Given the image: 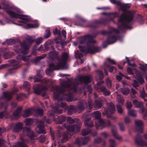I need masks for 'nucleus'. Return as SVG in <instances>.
Listing matches in <instances>:
<instances>
[{
    "label": "nucleus",
    "instance_id": "nucleus-1",
    "mask_svg": "<svg viewBox=\"0 0 147 147\" xmlns=\"http://www.w3.org/2000/svg\"><path fill=\"white\" fill-rule=\"evenodd\" d=\"M91 78V76L88 75L81 76L79 78V79L76 78L73 80H70L67 78L66 81L60 83L61 87L57 86L52 87L54 91V98L55 99H58L60 95L64 92L67 89L75 92L80 83L87 84L90 82Z\"/></svg>",
    "mask_w": 147,
    "mask_h": 147
},
{
    "label": "nucleus",
    "instance_id": "nucleus-2",
    "mask_svg": "<svg viewBox=\"0 0 147 147\" xmlns=\"http://www.w3.org/2000/svg\"><path fill=\"white\" fill-rule=\"evenodd\" d=\"M131 5V4H124L121 2L119 5L121 9L125 12L121 15L117 24L119 29L121 32H123L127 29H131L132 28L131 25L135 12L133 11H127V9L129 8Z\"/></svg>",
    "mask_w": 147,
    "mask_h": 147
},
{
    "label": "nucleus",
    "instance_id": "nucleus-3",
    "mask_svg": "<svg viewBox=\"0 0 147 147\" xmlns=\"http://www.w3.org/2000/svg\"><path fill=\"white\" fill-rule=\"evenodd\" d=\"M1 9L5 11L11 17L21 19L22 20L19 22L26 23L30 22L29 17L19 14L22 13V11L20 9L12 5L8 4L5 1H2L0 4V9Z\"/></svg>",
    "mask_w": 147,
    "mask_h": 147
},
{
    "label": "nucleus",
    "instance_id": "nucleus-4",
    "mask_svg": "<svg viewBox=\"0 0 147 147\" xmlns=\"http://www.w3.org/2000/svg\"><path fill=\"white\" fill-rule=\"evenodd\" d=\"M29 47H21L19 49L18 48L15 49V51L18 54L16 59L18 60H22L26 62L27 65H29L32 63L36 64L40 60L46 57V55L44 54L41 56L36 57L33 59H30L29 57L25 56L29 53Z\"/></svg>",
    "mask_w": 147,
    "mask_h": 147
},
{
    "label": "nucleus",
    "instance_id": "nucleus-5",
    "mask_svg": "<svg viewBox=\"0 0 147 147\" xmlns=\"http://www.w3.org/2000/svg\"><path fill=\"white\" fill-rule=\"evenodd\" d=\"M68 57V53H63L61 58L58 59V63H51L49 64V68L46 69V74L49 76H51L54 70L67 69L68 65L67 63V61Z\"/></svg>",
    "mask_w": 147,
    "mask_h": 147
},
{
    "label": "nucleus",
    "instance_id": "nucleus-6",
    "mask_svg": "<svg viewBox=\"0 0 147 147\" xmlns=\"http://www.w3.org/2000/svg\"><path fill=\"white\" fill-rule=\"evenodd\" d=\"M34 82H41L47 86H44L42 84L37 85L34 88V92L36 94H40L42 93V95L43 96H45L46 93L45 92L47 90L48 88H49L53 85V82L51 79L44 78L42 80L36 77L34 78Z\"/></svg>",
    "mask_w": 147,
    "mask_h": 147
},
{
    "label": "nucleus",
    "instance_id": "nucleus-7",
    "mask_svg": "<svg viewBox=\"0 0 147 147\" xmlns=\"http://www.w3.org/2000/svg\"><path fill=\"white\" fill-rule=\"evenodd\" d=\"M79 48L80 51L77 50L75 52V57L80 59L81 63H84V61L81 58L84 55L87 53L92 54L99 52L101 49L100 47H79Z\"/></svg>",
    "mask_w": 147,
    "mask_h": 147
},
{
    "label": "nucleus",
    "instance_id": "nucleus-8",
    "mask_svg": "<svg viewBox=\"0 0 147 147\" xmlns=\"http://www.w3.org/2000/svg\"><path fill=\"white\" fill-rule=\"evenodd\" d=\"M102 14L106 15L107 16L106 18H101L99 20H94L92 22V25L88 26L92 28H96L99 25H106L109 22V20L114 21L113 19L118 16V14L116 12L112 13L103 12Z\"/></svg>",
    "mask_w": 147,
    "mask_h": 147
},
{
    "label": "nucleus",
    "instance_id": "nucleus-9",
    "mask_svg": "<svg viewBox=\"0 0 147 147\" xmlns=\"http://www.w3.org/2000/svg\"><path fill=\"white\" fill-rule=\"evenodd\" d=\"M67 121L70 123L72 124L75 123L76 124L67 125L66 124L64 125V127L66 129L71 132H78L80 129L82 125L81 122L78 119H72L70 117H68L66 119Z\"/></svg>",
    "mask_w": 147,
    "mask_h": 147
},
{
    "label": "nucleus",
    "instance_id": "nucleus-10",
    "mask_svg": "<svg viewBox=\"0 0 147 147\" xmlns=\"http://www.w3.org/2000/svg\"><path fill=\"white\" fill-rule=\"evenodd\" d=\"M119 31L117 29L113 28L111 32H108L106 31H102V34H109L106 41V43L109 45L115 43L117 40H119L120 37L118 36Z\"/></svg>",
    "mask_w": 147,
    "mask_h": 147
},
{
    "label": "nucleus",
    "instance_id": "nucleus-11",
    "mask_svg": "<svg viewBox=\"0 0 147 147\" xmlns=\"http://www.w3.org/2000/svg\"><path fill=\"white\" fill-rule=\"evenodd\" d=\"M97 34V32H95L92 35H85L79 38V42L80 44L86 45V46H91L96 42V41L93 38L96 36Z\"/></svg>",
    "mask_w": 147,
    "mask_h": 147
},
{
    "label": "nucleus",
    "instance_id": "nucleus-12",
    "mask_svg": "<svg viewBox=\"0 0 147 147\" xmlns=\"http://www.w3.org/2000/svg\"><path fill=\"white\" fill-rule=\"evenodd\" d=\"M51 122V120L49 119H47L46 117H44L42 120H40L38 121V123L39 124L36 128V132L39 134L41 133L46 134V132L44 129V123L45 122H46L48 124H49Z\"/></svg>",
    "mask_w": 147,
    "mask_h": 147
},
{
    "label": "nucleus",
    "instance_id": "nucleus-13",
    "mask_svg": "<svg viewBox=\"0 0 147 147\" xmlns=\"http://www.w3.org/2000/svg\"><path fill=\"white\" fill-rule=\"evenodd\" d=\"M93 114L95 118L98 120L99 125L103 127H105L106 125L109 126L111 125V122L107 120H104L101 118V113L98 111L94 112Z\"/></svg>",
    "mask_w": 147,
    "mask_h": 147
},
{
    "label": "nucleus",
    "instance_id": "nucleus-14",
    "mask_svg": "<svg viewBox=\"0 0 147 147\" xmlns=\"http://www.w3.org/2000/svg\"><path fill=\"white\" fill-rule=\"evenodd\" d=\"M55 113L53 111V110H52L51 111H49L47 114L49 117H51V118L54 121H55V122L57 123H62L66 120V118L64 116H60L58 117L57 119L55 120L54 116ZM50 119L51 120V118Z\"/></svg>",
    "mask_w": 147,
    "mask_h": 147
},
{
    "label": "nucleus",
    "instance_id": "nucleus-15",
    "mask_svg": "<svg viewBox=\"0 0 147 147\" xmlns=\"http://www.w3.org/2000/svg\"><path fill=\"white\" fill-rule=\"evenodd\" d=\"M60 98L58 100V102L55 103L54 105V107L53 108V111L56 113L58 114H60L62 113V110L61 109H59V108L60 107V103H61V106L62 108H65L66 107V104L63 102H62V100H61Z\"/></svg>",
    "mask_w": 147,
    "mask_h": 147
},
{
    "label": "nucleus",
    "instance_id": "nucleus-16",
    "mask_svg": "<svg viewBox=\"0 0 147 147\" xmlns=\"http://www.w3.org/2000/svg\"><path fill=\"white\" fill-rule=\"evenodd\" d=\"M144 137L147 142L146 143L142 140V137L138 134L135 137V143L140 146H147V134H145Z\"/></svg>",
    "mask_w": 147,
    "mask_h": 147
},
{
    "label": "nucleus",
    "instance_id": "nucleus-17",
    "mask_svg": "<svg viewBox=\"0 0 147 147\" xmlns=\"http://www.w3.org/2000/svg\"><path fill=\"white\" fill-rule=\"evenodd\" d=\"M61 100H66L68 102L76 101L78 100L77 98L74 97L72 93H69L67 94L63 95L60 99Z\"/></svg>",
    "mask_w": 147,
    "mask_h": 147
},
{
    "label": "nucleus",
    "instance_id": "nucleus-18",
    "mask_svg": "<svg viewBox=\"0 0 147 147\" xmlns=\"http://www.w3.org/2000/svg\"><path fill=\"white\" fill-rule=\"evenodd\" d=\"M25 40H24L22 42H20V46H29L35 41L34 36L26 35L25 37Z\"/></svg>",
    "mask_w": 147,
    "mask_h": 147
},
{
    "label": "nucleus",
    "instance_id": "nucleus-19",
    "mask_svg": "<svg viewBox=\"0 0 147 147\" xmlns=\"http://www.w3.org/2000/svg\"><path fill=\"white\" fill-rule=\"evenodd\" d=\"M10 66L12 67L13 68L8 69L9 73H11V71H13V72H16V70L20 66L19 64V62L15 59H13L11 60Z\"/></svg>",
    "mask_w": 147,
    "mask_h": 147
},
{
    "label": "nucleus",
    "instance_id": "nucleus-20",
    "mask_svg": "<svg viewBox=\"0 0 147 147\" xmlns=\"http://www.w3.org/2000/svg\"><path fill=\"white\" fill-rule=\"evenodd\" d=\"M108 109L105 108V113H103V114L105 115L109 114V112L111 114L114 113L115 111V108L114 105L112 103H109L108 104Z\"/></svg>",
    "mask_w": 147,
    "mask_h": 147
},
{
    "label": "nucleus",
    "instance_id": "nucleus-21",
    "mask_svg": "<svg viewBox=\"0 0 147 147\" xmlns=\"http://www.w3.org/2000/svg\"><path fill=\"white\" fill-rule=\"evenodd\" d=\"M18 90V88H15L11 92H5L3 93V96L7 100H10L12 95L17 92Z\"/></svg>",
    "mask_w": 147,
    "mask_h": 147
},
{
    "label": "nucleus",
    "instance_id": "nucleus-22",
    "mask_svg": "<svg viewBox=\"0 0 147 147\" xmlns=\"http://www.w3.org/2000/svg\"><path fill=\"white\" fill-rule=\"evenodd\" d=\"M20 140L21 142H18L16 144L14 145L13 146V147H28L26 144L28 142V140L24 138L22 136H20Z\"/></svg>",
    "mask_w": 147,
    "mask_h": 147
},
{
    "label": "nucleus",
    "instance_id": "nucleus-23",
    "mask_svg": "<svg viewBox=\"0 0 147 147\" xmlns=\"http://www.w3.org/2000/svg\"><path fill=\"white\" fill-rule=\"evenodd\" d=\"M0 54L1 56L2 54L4 58L7 59L11 58V55L8 49L5 47L0 49Z\"/></svg>",
    "mask_w": 147,
    "mask_h": 147
},
{
    "label": "nucleus",
    "instance_id": "nucleus-24",
    "mask_svg": "<svg viewBox=\"0 0 147 147\" xmlns=\"http://www.w3.org/2000/svg\"><path fill=\"white\" fill-rule=\"evenodd\" d=\"M88 104L84 100H81L79 102L77 107V109L80 111L85 109L88 107Z\"/></svg>",
    "mask_w": 147,
    "mask_h": 147
},
{
    "label": "nucleus",
    "instance_id": "nucleus-25",
    "mask_svg": "<svg viewBox=\"0 0 147 147\" xmlns=\"http://www.w3.org/2000/svg\"><path fill=\"white\" fill-rule=\"evenodd\" d=\"M135 124L137 130L140 132L142 133L143 126V122L141 120H135Z\"/></svg>",
    "mask_w": 147,
    "mask_h": 147
},
{
    "label": "nucleus",
    "instance_id": "nucleus-26",
    "mask_svg": "<svg viewBox=\"0 0 147 147\" xmlns=\"http://www.w3.org/2000/svg\"><path fill=\"white\" fill-rule=\"evenodd\" d=\"M23 124L21 122H19L16 124H13L11 125V129L13 131L17 132L22 128Z\"/></svg>",
    "mask_w": 147,
    "mask_h": 147
},
{
    "label": "nucleus",
    "instance_id": "nucleus-27",
    "mask_svg": "<svg viewBox=\"0 0 147 147\" xmlns=\"http://www.w3.org/2000/svg\"><path fill=\"white\" fill-rule=\"evenodd\" d=\"M111 131L113 136L118 140H121L122 139V136L119 135L117 132V128L114 125L111 127Z\"/></svg>",
    "mask_w": 147,
    "mask_h": 147
},
{
    "label": "nucleus",
    "instance_id": "nucleus-28",
    "mask_svg": "<svg viewBox=\"0 0 147 147\" xmlns=\"http://www.w3.org/2000/svg\"><path fill=\"white\" fill-rule=\"evenodd\" d=\"M23 134L24 135H26L29 138H31L34 136L33 131L29 128L25 127L23 129Z\"/></svg>",
    "mask_w": 147,
    "mask_h": 147
},
{
    "label": "nucleus",
    "instance_id": "nucleus-29",
    "mask_svg": "<svg viewBox=\"0 0 147 147\" xmlns=\"http://www.w3.org/2000/svg\"><path fill=\"white\" fill-rule=\"evenodd\" d=\"M20 41L19 39H7L5 42L2 43V45H11Z\"/></svg>",
    "mask_w": 147,
    "mask_h": 147
},
{
    "label": "nucleus",
    "instance_id": "nucleus-30",
    "mask_svg": "<svg viewBox=\"0 0 147 147\" xmlns=\"http://www.w3.org/2000/svg\"><path fill=\"white\" fill-rule=\"evenodd\" d=\"M98 76L100 80L97 82L98 86H97V89L98 90V87H101L100 86L104 83V82L102 80L103 78V75L102 71L100 70L97 71ZM96 86H95V88H96Z\"/></svg>",
    "mask_w": 147,
    "mask_h": 147
},
{
    "label": "nucleus",
    "instance_id": "nucleus-31",
    "mask_svg": "<svg viewBox=\"0 0 147 147\" xmlns=\"http://www.w3.org/2000/svg\"><path fill=\"white\" fill-rule=\"evenodd\" d=\"M62 54L61 56H62ZM49 55L50 59L53 60L57 59L58 60V59H60L62 57L61 56V58H58V53L55 51H51L49 54Z\"/></svg>",
    "mask_w": 147,
    "mask_h": 147
},
{
    "label": "nucleus",
    "instance_id": "nucleus-32",
    "mask_svg": "<svg viewBox=\"0 0 147 147\" xmlns=\"http://www.w3.org/2000/svg\"><path fill=\"white\" fill-rule=\"evenodd\" d=\"M98 90L100 91L105 96H109L110 94V91L108 90L105 87L102 86L101 87H98Z\"/></svg>",
    "mask_w": 147,
    "mask_h": 147
},
{
    "label": "nucleus",
    "instance_id": "nucleus-33",
    "mask_svg": "<svg viewBox=\"0 0 147 147\" xmlns=\"http://www.w3.org/2000/svg\"><path fill=\"white\" fill-rule=\"evenodd\" d=\"M93 123V121L91 120L90 118H86L85 119L84 124L87 127H92L94 126Z\"/></svg>",
    "mask_w": 147,
    "mask_h": 147
},
{
    "label": "nucleus",
    "instance_id": "nucleus-34",
    "mask_svg": "<svg viewBox=\"0 0 147 147\" xmlns=\"http://www.w3.org/2000/svg\"><path fill=\"white\" fill-rule=\"evenodd\" d=\"M22 110V107H20L13 113V115L14 119H18L20 116V113Z\"/></svg>",
    "mask_w": 147,
    "mask_h": 147
},
{
    "label": "nucleus",
    "instance_id": "nucleus-35",
    "mask_svg": "<svg viewBox=\"0 0 147 147\" xmlns=\"http://www.w3.org/2000/svg\"><path fill=\"white\" fill-rule=\"evenodd\" d=\"M135 74H136V78L141 84L144 83V81L142 77L140 72L139 71L136 70L135 71Z\"/></svg>",
    "mask_w": 147,
    "mask_h": 147
},
{
    "label": "nucleus",
    "instance_id": "nucleus-36",
    "mask_svg": "<svg viewBox=\"0 0 147 147\" xmlns=\"http://www.w3.org/2000/svg\"><path fill=\"white\" fill-rule=\"evenodd\" d=\"M133 103L136 107L142 108V112L143 113L144 112V109L143 108H142L143 106V104L142 102H139L138 100H135L133 101Z\"/></svg>",
    "mask_w": 147,
    "mask_h": 147
},
{
    "label": "nucleus",
    "instance_id": "nucleus-37",
    "mask_svg": "<svg viewBox=\"0 0 147 147\" xmlns=\"http://www.w3.org/2000/svg\"><path fill=\"white\" fill-rule=\"evenodd\" d=\"M32 109L29 108L25 110L22 115L24 117H26L30 116L33 113Z\"/></svg>",
    "mask_w": 147,
    "mask_h": 147
},
{
    "label": "nucleus",
    "instance_id": "nucleus-38",
    "mask_svg": "<svg viewBox=\"0 0 147 147\" xmlns=\"http://www.w3.org/2000/svg\"><path fill=\"white\" fill-rule=\"evenodd\" d=\"M102 100L100 98L96 100L95 101V107L98 109L100 108L102 106Z\"/></svg>",
    "mask_w": 147,
    "mask_h": 147
},
{
    "label": "nucleus",
    "instance_id": "nucleus-39",
    "mask_svg": "<svg viewBox=\"0 0 147 147\" xmlns=\"http://www.w3.org/2000/svg\"><path fill=\"white\" fill-rule=\"evenodd\" d=\"M104 65L105 67L109 69L110 72L113 74L116 73L117 69L115 67L110 66V65L107 64L106 62L104 63Z\"/></svg>",
    "mask_w": 147,
    "mask_h": 147
},
{
    "label": "nucleus",
    "instance_id": "nucleus-40",
    "mask_svg": "<svg viewBox=\"0 0 147 147\" xmlns=\"http://www.w3.org/2000/svg\"><path fill=\"white\" fill-rule=\"evenodd\" d=\"M61 136V143H64L65 142L68 140V133L65 132L63 133L62 134Z\"/></svg>",
    "mask_w": 147,
    "mask_h": 147
},
{
    "label": "nucleus",
    "instance_id": "nucleus-41",
    "mask_svg": "<svg viewBox=\"0 0 147 147\" xmlns=\"http://www.w3.org/2000/svg\"><path fill=\"white\" fill-rule=\"evenodd\" d=\"M76 109V107L72 105H70L69 108V109L67 111V113L69 115H71L75 113Z\"/></svg>",
    "mask_w": 147,
    "mask_h": 147
},
{
    "label": "nucleus",
    "instance_id": "nucleus-42",
    "mask_svg": "<svg viewBox=\"0 0 147 147\" xmlns=\"http://www.w3.org/2000/svg\"><path fill=\"white\" fill-rule=\"evenodd\" d=\"M5 22L4 21L0 20V23L1 25H3L5 24V23H8V24H10V23H13L14 24H15L16 25L20 26L21 25L20 24H18L16 23H14L12 21L10 20L8 18H6L5 19Z\"/></svg>",
    "mask_w": 147,
    "mask_h": 147
},
{
    "label": "nucleus",
    "instance_id": "nucleus-43",
    "mask_svg": "<svg viewBox=\"0 0 147 147\" xmlns=\"http://www.w3.org/2000/svg\"><path fill=\"white\" fill-rule=\"evenodd\" d=\"M53 33L54 34H57L58 36V37L55 39L56 42L57 43V41L58 40H60L61 39V31L60 30H58L57 28H56L54 30H53Z\"/></svg>",
    "mask_w": 147,
    "mask_h": 147
},
{
    "label": "nucleus",
    "instance_id": "nucleus-44",
    "mask_svg": "<svg viewBox=\"0 0 147 147\" xmlns=\"http://www.w3.org/2000/svg\"><path fill=\"white\" fill-rule=\"evenodd\" d=\"M94 143L98 144L100 143H101V145L103 146H105L106 145V142L102 140L100 138H95L94 140Z\"/></svg>",
    "mask_w": 147,
    "mask_h": 147
},
{
    "label": "nucleus",
    "instance_id": "nucleus-45",
    "mask_svg": "<svg viewBox=\"0 0 147 147\" xmlns=\"http://www.w3.org/2000/svg\"><path fill=\"white\" fill-rule=\"evenodd\" d=\"M117 95V98L118 101L119 103L121 105H123L124 101V99L122 96L118 93V92H116Z\"/></svg>",
    "mask_w": 147,
    "mask_h": 147
},
{
    "label": "nucleus",
    "instance_id": "nucleus-46",
    "mask_svg": "<svg viewBox=\"0 0 147 147\" xmlns=\"http://www.w3.org/2000/svg\"><path fill=\"white\" fill-rule=\"evenodd\" d=\"M121 91L124 95H127L129 92V90L127 88H123L121 89Z\"/></svg>",
    "mask_w": 147,
    "mask_h": 147
},
{
    "label": "nucleus",
    "instance_id": "nucleus-47",
    "mask_svg": "<svg viewBox=\"0 0 147 147\" xmlns=\"http://www.w3.org/2000/svg\"><path fill=\"white\" fill-rule=\"evenodd\" d=\"M38 26V24H27V26L25 27L26 29H28L30 28H37Z\"/></svg>",
    "mask_w": 147,
    "mask_h": 147
},
{
    "label": "nucleus",
    "instance_id": "nucleus-48",
    "mask_svg": "<svg viewBox=\"0 0 147 147\" xmlns=\"http://www.w3.org/2000/svg\"><path fill=\"white\" fill-rule=\"evenodd\" d=\"M109 147H115L117 145V143L113 139H110L109 140Z\"/></svg>",
    "mask_w": 147,
    "mask_h": 147
},
{
    "label": "nucleus",
    "instance_id": "nucleus-49",
    "mask_svg": "<svg viewBox=\"0 0 147 147\" xmlns=\"http://www.w3.org/2000/svg\"><path fill=\"white\" fill-rule=\"evenodd\" d=\"M90 138L88 137H84V138H81L82 145H84L87 144L90 140Z\"/></svg>",
    "mask_w": 147,
    "mask_h": 147
},
{
    "label": "nucleus",
    "instance_id": "nucleus-50",
    "mask_svg": "<svg viewBox=\"0 0 147 147\" xmlns=\"http://www.w3.org/2000/svg\"><path fill=\"white\" fill-rule=\"evenodd\" d=\"M26 95L24 93H21L17 95V99L18 100H20L25 97Z\"/></svg>",
    "mask_w": 147,
    "mask_h": 147
},
{
    "label": "nucleus",
    "instance_id": "nucleus-51",
    "mask_svg": "<svg viewBox=\"0 0 147 147\" xmlns=\"http://www.w3.org/2000/svg\"><path fill=\"white\" fill-rule=\"evenodd\" d=\"M128 114L133 117H136V112L133 110H129L128 111Z\"/></svg>",
    "mask_w": 147,
    "mask_h": 147
},
{
    "label": "nucleus",
    "instance_id": "nucleus-52",
    "mask_svg": "<svg viewBox=\"0 0 147 147\" xmlns=\"http://www.w3.org/2000/svg\"><path fill=\"white\" fill-rule=\"evenodd\" d=\"M23 86L25 88L28 90H29L31 87L30 83L26 81L24 82Z\"/></svg>",
    "mask_w": 147,
    "mask_h": 147
},
{
    "label": "nucleus",
    "instance_id": "nucleus-53",
    "mask_svg": "<svg viewBox=\"0 0 147 147\" xmlns=\"http://www.w3.org/2000/svg\"><path fill=\"white\" fill-rule=\"evenodd\" d=\"M91 132V130L89 129H83L82 131V136H85Z\"/></svg>",
    "mask_w": 147,
    "mask_h": 147
},
{
    "label": "nucleus",
    "instance_id": "nucleus-54",
    "mask_svg": "<svg viewBox=\"0 0 147 147\" xmlns=\"http://www.w3.org/2000/svg\"><path fill=\"white\" fill-rule=\"evenodd\" d=\"M117 110L120 114H122L123 112V109L121 105L117 104L116 106Z\"/></svg>",
    "mask_w": 147,
    "mask_h": 147
},
{
    "label": "nucleus",
    "instance_id": "nucleus-55",
    "mask_svg": "<svg viewBox=\"0 0 147 147\" xmlns=\"http://www.w3.org/2000/svg\"><path fill=\"white\" fill-rule=\"evenodd\" d=\"M25 122L26 125H28L32 124L33 123V121L32 119H27L26 120Z\"/></svg>",
    "mask_w": 147,
    "mask_h": 147
},
{
    "label": "nucleus",
    "instance_id": "nucleus-56",
    "mask_svg": "<svg viewBox=\"0 0 147 147\" xmlns=\"http://www.w3.org/2000/svg\"><path fill=\"white\" fill-rule=\"evenodd\" d=\"M49 49V47H40V48L37 50L39 51H43L45 52L47 51Z\"/></svg>",
    "mask_w": 147,
    "mask_h": 147
},
{
    "label": "nucleus",
    "instance_id": "nucleus-57",
    "mask_svg": "<svg viewBox=\"0 0 147 147\" xmlns=\"http://www.w3.org/2000/svg\"><path fill=\"white\" fill-rule=\"evenodd\" d=\"M106 82L108 88L111 87L112 84L111 80L109 78H107L106 81Z\"/></svg>",
    "mask_w": 147,
    "mask_h": 147
},
{
    "label": "nucleus",
    "instance_id": "nucleus-58",
    "mask_svg": "<svg viewBox=\"0 0 147 147\" xmlns=\"http://www.w3.org/2000/svg\"><path fill=\"white\" fill-rule=\"evenodd\" d=\"M81 140V138L80 140L79 138H77L76 139L75 143L76 144L78 145L79 147L82 144V142Z\"/></svg>",
    "mask_w": 147,
    "mask_h": 147
},
{
    "label": "nucleus",
    "instance_id": "nucleus-59",
    "mask_svg": "<svg viewBox=\"0 0 147 147\" xmlns=\"http://www.w3.org/2000/svg\"><path fill=\"white\" fill-rule=\"evenodd\" d=\"M51 36L50 32L49 30H46L44 34V37L46 38H48Z\"/></svg>",
    "mask_w": 147,
    "mask_h": 147
},
{
    "label": "nucleus",
    "instance_id": "nucleus-60",
    "mask_svg": "<svg viewBox=\"0 0 147 147\" xmlns=\"http://www.w3.org/2000/svg\"><path fill=\"white\" fill-rule=\"evenodd\" d=\"M7 113L5 111L0 112V119H2L4 117H5L7 115Z\"/></svg>",
    "mask_w": 147,
    "mask_h": 147
},
{
    "label": "nucleus",
    "instance_id": "nucleus-61",
    "mask_svg": "<svg viewBox=\"0 0 147 147\" xmlns=\"http://www.w3.org/2000/svg\"><path fill=\"white\" fill-rule=\"evenodd\" d=\"M39 142H40L43 143L45 142V138L44 135L40 136L38 138Z\"/></svg>",
    "mask_w": 147,
    "mask_h": 147
},
{
    "label": "nucleus",
    "instance_id": "nucleus-62",
    "mask_svg": "<svg viewBox=\"0 0 147 147\" xmlns=\"http://www.w3.org/2000/svg\"><path fill=\"white\" fill-rule=\"evenodd\" d=\"M140 68L142 71H145L146 70H147V64L141 65L140 66Z\"/></svg>",
    "mask_w": 147,
    "mask_h": 147
},
{
    "label": "nucleus",
    "instance_id": "nucleus-63",
    "mask_svg": "<svg viewBox=\"0 0 147 147\" xmlns=\"http://www.w3.org/2000/svg\"><path fill=\"white\" fill-rule=\"evenodd\" d=\"M120 130L122 131H123L125 130V127L124 124L123 123H120L118 124Z\"/></svg>",
    "mask_w": 147,
    "mask_h": 147
},
{
    "label": "nucleus",
    "instance_id": "nucleus-64",
    "mask_svg": "<svg viewBox=\"0 0 147 147\" xmlns=\"http://www.w3.org/2000/svg\"><path fill=\"white\" fill-rule=\"evenodd\" d=\"M110 1L112 3L116 4L118 6H119V5L120 4L121 1L119 0H110Z\"/></svg>",
    "mask_w": 147,
    "mask_h": 147
}]
</instances>
